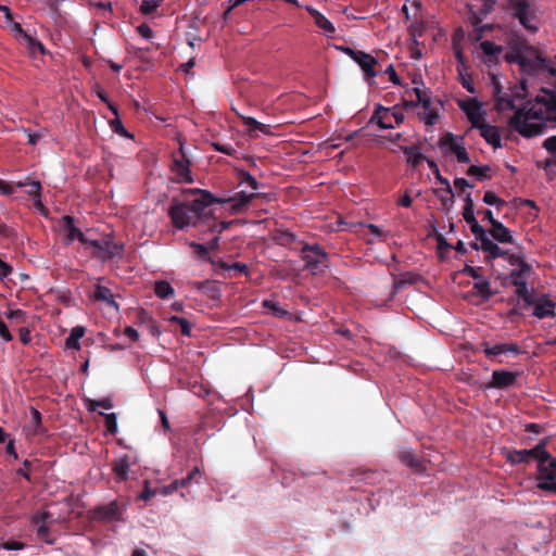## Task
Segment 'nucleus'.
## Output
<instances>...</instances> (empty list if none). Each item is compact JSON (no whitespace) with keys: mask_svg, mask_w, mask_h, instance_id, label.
I'll return each instance as SVG.
<instances>
[{"mask_svg":"<svg viewBox=\"0 0 556 556\" xmlns=\"http://www.w3.org/2000/svg\"><path fill=\"white\" fill-rule=\"evenodd\" d=\"M15 185L17 188L28 187L26 192L33 199L42 195V186L39 180L27 178L26 181H17Z\"/></svg>","mask_w":556,"mask_h":556,"instance_id":"2f4dec72","label":"nucleus"},{"mask_svg":"<svg viewBox=\"0 0 556 556\" xmlns=\"http://www.w3.org/2000/svg\"><path fill=\"white\" fill-rule=\"evenodd\" d=\"M85 249L89 251L92 257L106 262L117 256L123 245L114 242L111 237H104L102 239H89Z\"/></svg>","mask_w":556,"mask_h":556,"instance_id":"20e7f679","label":"nucleus"},{"mask_svg":"<svg viewBox=\"0 0 556 556\" xmlns=\"http://www.w3.org/2000/svg\"><path fill=\"white\" fill-rule=\"evenodd\" d=\"M489 235L500 243H514L510 230L501 222L494 223Z\"/></svg>","mask_w":556,"mask_h":556,"instance_id":"5701e85b","label":"nucleus"},{"mask_svg":"<svg viewBox=\"0 0 556 556\" xmlns=\"http://www.w3.org/2000/svg\"><path fill=\"white\" fill-rule=\"evenodd\" d=\"M490 170H491V167L489 165H484V166L471 165L467 169L466 174L468 176H476L479 180H483V179L490 178V175H489Z\"/></svg>","mask_w":556,"mask_h":556,"instance_id":"4c0bfd02","label":"nucleus"},{"mask_svg":"<svg viewBox=\"0 0 556 556\" xmlns=\"http://www.w3.org/2000/svg\"><path fill=\"white\" fill-rule=\"evenodd\" d=\"M105 428L110 433H115L117 430V420L114 413L105 415Z\"/></svg>","mask_w":556,"mask_h":556,"instance_id":"6e6d98bb","label":"nucleus"},{"mask_svg":"<svg viewBox=\"0 0 556 556\" xmlns=\"http://www.w3.org/2000/svg\"><path fill=\"white\" fill-rule=\"evenodd\" d=\"M470 230L473 233L476 241L483 238L485 235H489V230L486 231L482 226L479 225L478 220L469 224Z\"/></svg>","mask_w":556,"mask_h":556,"instance_id":"603ef678","label":"nucleus"},{"mask_svg":"<svg viewBox=\"0 0 556 556\" xmlns=\"http://www.w3.org/2000/svg\"><path fill=\"white\" fill-rule=\"evenodd\" d=\"M529 264H522V268H516L510 273L511 283L516 287L515 293L522 299L525 305L534 303L533 292L528 289L526 274L530 271Z\"/></svg>","mask_w":556,"mask_h":556,"instance_id":"0eeeda50","label":"nucleus"},{"mask_svg":"<svg viewBox=\"0 0 556 556\" xmlns=\"http://www.w3.org/2000/svg\"><path fill=\"white\" fill-rule=\"evenodd\" d=\"M422 106V112L418 113V116L421 121L425 122L426 125H433L439 117V112L437 109L431 106V97L427 99V104L419 103Z\"/></svg>","mask_w":556,"mask_h":556,"instance_id":"cd10ccee","label":"nucleus"},{"mask_svg":"<svg viewBox=\"0 0 556 556\" xmlns=\"http://www.w3.org/2000/svg\"><path fill=\"white\" fill-rule=\"evenodd\" d=\"M477 128L480 130V136L489 144H492L495 149L502 147L500 129L496 126L482 122Z\"/></svg>","mask_w":556,"mask_h":556,"instance_id":"a211bd4d","label":"nucleus"},{"mask_svg":"<svg viewBox=\"0 0 556 556\" xmlns=\"http://www.w3.org/2000/svg\"><path fill=\"white\" fill-rule=\"evenodd\" d=\"M460 75V84L462 86L470 93H476V89L473 86V83L469 76H463Z\"/></svg>","mask_w":556,"mask_h":556,"instance_id":"680f3d73","label":"nucleus"},{"mask_svg":"<svg viewBox=\"0 0 556 556\" xmlns=\"http://www.w3.org/2000/svg\"><path fill=\"white\" fill-rule=\"evenodd\" d=\"M85 334V328L83 326H76L71 330L70 336L65 339V348L66 349H73V350H79L80 343L79 340Z\"/></svg>","mask_w":556,"mask_h":556,"instance_id":"7c9ffc66","label":"nucleus"},{"mask_svg":"<svg viewBox=\"0 0 556 556\" xmlns=\"http://www.w3.org/2000/svg\"><path fill=\"white\" fill-rule=\"evenodd\" d=\"M93 90H94L96 94L98 96V98H99L102 102L106 103V104H108V108H109V109H110V110H111V111H112L116 116H118L117 108H116L114 104L110 103L109 98H108V96H106L105 91L101 88V86L96 85V86H94V88H93Z\"/></svg>","mask_w":556,"mask_h":556,"instance_id":"c03bdc74","label":"nucleus"},{"mask_svg":"<svg viewBox=\"0 0 556 556\" xmlns=\"http://www.w3.org/2000/svg\"><path fill=\"white\" fill-rule=\"evenodd\" d=\"M301 258L305 263V267L316 273L321 267H328V253L318 243H305L301 249Z\"/></svg>","mask_w":556,"mask_h":556,"instance_id":"39448f33","label":"nucleus"},{"mask_svg":"<svg viewBox=\"0 0 556 556\" xmlns=\"http://www.w3.org/2000/svg\"><path fill=\"white\" fill-rule=\"evenodd\" d=\"M390 111L391 109L389 108H384L382 105H377L371 118H370V123H377V125L381 128V129H391L393 128L394 126L389 123V117H390Z\"/></svg>","mask_w":556,"mask_h":556,"instance_id":"393cba45","label":"nucleus"},{"mask_svg":"<svg viewBox=\"0 0 556 556\" xmlns=\"http://www.w3.org/2000/svg\"><path fill=\"white\" fill-rule=\"evenodd\" d=\"M1 547L7 551H20L25 547V544L20 541H7L4 542Z\"/></svg>","mask_w":556,"mask_h":556,"instance_id":"13d9d810","label":"nucleus"},{"mask_svg":"<svg viewBox=\"0 0 556 556\" xmlns=\"http://www.w3.org/2000/svg\"><path fill=\"white\" fill-rule=\"evenodd\" d=\"M34 207L43 216H47L48 215V208L46 207V205L43 204V201H42V195L38 197V198H34Z\"/></svg>","mask_w":556,"mask_h":556,"instance_id":"e2e57ef3","label":"nucleus"},{"mask_svg":"<svg viewBox=\"0 0 556 556\" xmlns=\"http://www.w3.org/2000/svg\"><path fill=\"white\" fill-rule=\"evenodd\" d=\"M489 236L490 235H485L483 238L478 240L479 243L477 241L470 243V248L473 250H477V251L482 250L484 253H486V255H485L486 262H491L497 257H503V256L507 255V251H504L503 249H501L496 243H494L489 238Z\"/></svg>","mask_w":556,"mask_h":556,"instance_id":"ddd939ff","label":"nucleus"},{"mask_svg":"<svg viewBox=\"0 0 556 556\" xmlns=\"http://www.w3.org/2000/svg\"><path fill=\"white\" fill-rule=\"evenodd\" d=\"M547 122H556V93L543 90L534 101L518 108L509 119V126L525 138L545 132Z\"/></svg>","mask_w":556,"mask_h":556,"instance_id":"f257e3e1","label":"nucleus"},{"mask_svg":"<svg viewBox=\"0 0 556 556\" xmlns=\"http://www.w3.org/2000/svg\"><path fill=\"white\" fill-rule=\"evenodd\" d=\"M502 87L500 83L494 85V109L497 112H504L507 110H515V102L508 96H501Z\"/></svg>","mask_w":556,"mask_h":556,"instance_id":"b1692460","label":"nucleus"},{"mask_svg":"<svg viewBox=\"0 0 556 556\" xmlns=\"http://www.w3.org/2000/svg\"><path fill=\"white\" fill-rule=\"evenodd\" d=\"M269 195L267 193L253 192L247 193L244 191H240L235 193L228 202L231 203V210L236 213L241 212L251 201L254 199H261L263 201L268 200Z\"/></svg>","mask_w":556,"mask_h":556,"instance_id":"4468645a","label":"nucleus"},{"mask_svg":"<svg viewBox=\"0 0 556 556\" xmlns=\"http://www.w3.org/2000/svg\"><path fill=\"white\" fill-rule=\"evenodd\" d=\"M518 378L517 372L506 369H496L492 372V379L485 384L486 389H508L516 384Z\"/></svg>","mask_w":556,"mask_h":556,"instance_id":"f8f14e48","label":"nucleus"},{"mask_svg":"<svg viewBox=\"0 0 556 556\" xmlns=\"http://www.w3.org/2000/svg\"><path fill=\"white\" fill-rule=\"evenodd\" d=\"M536 486L547 493L556 494V459L538 465Z\"/></svg>","mask_w":556,"mask_h":556,"instance_id":"6e6552de","label":"nucleus"},{"mask_svg":"<svg viewBox=\"0 0 556 556\" xmlns=\"http://www.w3.org/2000/svg\"><path fill=\"white\" fill-rule=\"evenodd\" d=\"M263 306L270 309L276 316H283L286 314V311H283L277 302L265 300Z\"/></svg>","mask_w":556,"mask_h":556,"instance_id":"5fc2aeb1","label":"nucleus"},{"mask_svg":"<svg viewBox=\"0 0 556 556\" xmlns=\"http://www.w3.org/2000/svg\"><path fill=\"white\" fill-rule=\"evenodd\" d=\"M0 337L5 342H10L13 339L8 326L5 325V323L2 319H0Z\"/></svg>","mask_w":556,"mask_h":556,"instance_id":"0e129e2a","label":"nucleus"},{"mask_svg":"<svg viewBox=\"0 0 556 556\" xmlns=\"http://www.w3.org/2000/svg\"><path fill=\"white\" fill-rule=\"evenodd\" d=\"M169 320L172 323H175V324L179 325L180 332L184 336H190L191 334V325H190V323L187 319L178 317V316H173V317L169 318Z\"/></svg>","mask_w":556,"mask_h":556,"instance_id":"a18cd8bd","label":"nucleus"},{"mask_svg":"<svg viewBox=\"0 0 556 556\" xmlns=\"http://www.w3.org/2000/svg\"><path fill=\"white\" fill-rule=\"evenodd\" d=\"M480 48L485 55L492 56L502 52V47L495 45L490 40H484L480 43Z\"/></svg>","mask_w":556,"mask_h":556,"instance_id":"a19ab883","label":"nucleus"},{"mask_svg":"<svg viewBox=\"0 0 556 556\" xmlns=\"http://www.w3.org/2000/svg\"><path fill=\"white\" fill-rule=\"evenodd\" d=\"M435 175V178L442 185L444 186L443 189H439L438 192H442V193H451V185H450V181L447 178L443 177L441 174H440V170H438V173H434Z\"/></svg>","mask_w":556,"mask_h":556,"instance_id":"4d7b16f0","label":"nucleus"},{"mask_svg":"<svg viewBox=\"0 0 556 556\" xmlns=\"http://www.w3.org/2000/svg\"><path fill=\"white\" fill-rule=\"evenodd\" d=\"M191 162L188 159L182 143L179 144V149L172 153V172L178 182H192V176L190 170Z\"/></svg>","mask_w":556,"mask_h":556,"instance_id":"423d86ee","label":"nucleus"},{"mask_svg":"<svg viewBox=\"0 0 556 556\" xmlns=\"http://www.w3.org/2000/svg\"><path fill=\"white\" fill-rule=\"evenodd\" d=\"M129 459L123 456L113 463V471L117 479L126 480L128 478Z\"/></svg>","mask_w":556,"mask_h":556,"instance_id":"473e14b6","label":"nucleus"},{"mask_svg":"<svg viewBox=\"0 0 556 556\" xmlns=\"http://www.w3.org/2000/svg\"><path fill=\"white\" fill-rule=\"evenodd\" d=\"M0 12L3 13L7 22L10 24V27L12 31L15 33L16 37L23 38L24 34H27L26 31H24L20 23L13 21L12 13L8 7L0 5Z\"/></svg>","mask_w":556,"mask_h":556,"instance_id":"f704fd0d","label":"nucleus"},{"mask_svg":"<svg viewBox=\"0 0 556 556\" xmlns=\"http://www.w3.org/2000/svg\"><path fill=\"white\" fill-rule=\"evenodd\" d=\"M532 305H534L533 315L539 319L555 316V303L546 295H543L539 301L534 299V303Z\"/></svg>","mask_w":556,"mask_h":556,"instance_id":"6ab92c4d","label":"nucleus"},{"mask_svg":"<svg viewBox=\"0 0 556 556\" xmlns=\"http://www.w3.org/2000/svg\"><path fill=\"white\" fill-rule=\"evenodd\" d=\"M472 294L480 296L483 301H488L495 292L491 289V282L482 277L473 282Z\"/></svg>","mask_w":556,"mask_h":556,"instance_id":"a878e982","label":"nucleus"},{"mask_svg":"<svg viewBox=\"0 0 556 556\" xmlns=\"http://www.w3.org/2000/svg\"><path fill=\"white\" fill-rule=\"evenodd\" d=\"M343 51L361 66L366 77L374 78L377 76L375 67L378 61L376 58L364 51L354 50L349 47L344 48Z\"/></svg>","mask_w":556,"mask_h":556,"instance_id":"9d476101","label":"nucleus"},{"mask_svg":"<svg viewBox=\"0 0 556 556\" xmlns=\"http://www.w3.org/2000/svg\"><path fill=\"white\" fill-rule=\"evenodd\" d=\"M165 0H141V15L152 18L163 16V5Z\"/></svg>","mask_w":556,"mask_h":556,"instance_id":"412c9836","label":"nucleus"},{"mask_svg":"<svg viewBox=\"0 0 556 556\" xmlns=\"http://www.w3.org/2000/svg\"><path fill=\"white\" fill-rule=\"evenodd\" d=\"M51 518V514L49 511H37L33 517H31V523L34 526H36L37 528L39 527V525H47L48 520Z\"/></svg>","mask_w":556,"mask_h":556,"instance_id":"8fccbe9b","label":"nucleus"},{"mask_svg":"<svg viewBox=\"0 0 556 556\" xmlns=\"http://www.w3.org/2000/svg\"><path fill=\"white\" fill-rule=\"evenodd\" d=\"M482 267H472L470 265H465L463 269V274L473 278L476 281L481 279L483 276L481 275Z\"/></svg>","mask_w":556,"mask_h":556,"instance_id":"864d4df0","label":"nucleus"},{"mask_svg":"<svg viewBox=\"0 0 556 556\" xmlns=\"http://www.w3.org/2000/svg\"><path fill=\"white\" fill-rule=\"evenodd\" d=\"M543 148L549 153H556V136L546 138L543 142Z\"/></svg>","mask_w":556,"mask_h":556,"instance_id":"69168bd1","label":"nucleus"},{"mask_svg":"<svg viewBox=\"0 0 556 556\" xmlns=\"http://www.w3.org/2000/svg\"><path fill=\"white\" fill-rule=\"evenodd\" d=\"M94 7L103 11V17H109L112 14L111 2H96Z\"/></svg>","mask_w":556,"mask_h":556,"instance_id":"338daca9","label":"nucleus"},{"mask_svg":"<svg viewBox=\"0 0 556 556\" xmlns=\"http://www.w3.org/2000/svg\"><path fill=\"white\" fill-rule=\"evenodd\" d=\"M481 346L483 353L489 358L497 357L505 353H513L514 355H518L520 353V349L516 343H498L491 346L488 342H483Z\"/></svg>","mask_w":556,"mask_h":556,"instance_id":"2eb2a0df","label":"nucleus"},{"mask_svg":"<svg viewBox=\"0 0 556 556\" xmlns=\"http://www.w3.org/2000/svg\"><path fill=\"white\" fill-rule=\"evenodd\" d=\"M458 106L465 112L472 127H478L484 119V112L481 110L482 103L477 98H467L458 100Z\"/></svg>","mask_w":556,"mask_h":556,"instance_id":"9b49d317","label":"nucleus"},{"mask_svg":"<svg viewBox=\"0 0 556 556\" xmlns=\"http://www.w3.org/2000/svg\"><path fill=\"white\" fill-rule=\"evenodd\" d=\"M111 126L113 127L115 132H117L122 136H125V137H130L129 134L127 132V130L124 128L122 122L118 118L115 121H112Z\"/></svg>","mask_w":556,"mask_h":556,"instance_id":"774afa93","label":"nucleus"},{"mask_svg":"<svg viewBox=\"0 0 556 556\" xmlns=\"http://www.w3.org/2000/svg\"><path fill=\"white\" fill-rule=\"evenodd\" d=\"M97 407H101L104 409H111L113 407V403L110 399H102V400H89L88 402V408L90 410H96Z\"/></svg>","mask_w":556,"mask_h":556,"instance_id":"49530a36","label":"nucleus"},{"mask_svg":"<svg viewBox=\"0 0 556 556\" xmlns=\"http://www.w3.org/2000/svg\"><path fill=\"white\" fill-rule=\"evenodd\" d=\"M483 202L489 205H495L502 207L506 204L505 200L497 197L493 191H486L483 195Z\"/></svg>","mask_w":556,"mask_h":556,"instance_id":"37998d69","label":"nucleus"},{"mask_svg":"<svg viewBox=\"0 0 556 556\" xmlns=\"http://www.w3.org/2000/svg\"><path fill=\"white\" fill-rule=\"evenodd\" d=\"M31 467V462L28 459H25L23 462V467L16 470V473L24 477L27 481H31L29 470Z\"/></svg>","mask_w":556,"mask_h":556,"instance_id":"052dcab7","label":"nucleus"},{"mask_svg":"<svg viewBox=\"0 0 556 556\" xmlns=\"http://www.w3.org/2000/svg\"><path fill=\"white\" fill-rule=\"evenodd\" d=\"M401 150L407 156V163L413 167H417L426 159L416 146L401 147Z\"/></svg>","mask_w":556,"mask_h":556,"instance_id":"c756f323","label":"nucleus"},{"mask_svg":"<svg viewBox=\"0 0 556 556\" xmlns=\"http://www.w3.org/2000/svg\"><path fill=\"white\" fill-rule=\"evenodd\" d=\"M202 478L201 469L195 466L185 478L176 479L168 485L151 488L150 482L144 480L143 490H141V501H148L151 497L161 494L163 496L169 495L179 488H186L191 483H200Z\"/></svg>","mask_w":556,"mask_h":556,"instance_id":"7ed1b4c3","label":"nucleus"},{"mask_svg":"<svg viewBox=\"0 0 556 556\" xmlns=\"http://www.w3.org/2000/svg\"><path fill=\"white\" fill-rule=\"evenodd\" d=\"M306 11L314 18L315 24L327 35L332 36L336 31L333 24L320 12L312 7H306Z\"/></svg>","mask_w":556,"mask_h":556,"instance_id":"4be33fe9","label":"nucleus"},{"mask_svg":"<svg viewBox=\"0 0 556 556\" xmlns=\"http://www.w3.org/2000/svg\"><path fill=\"white\" fill-rule=\"evenodd\" d=\"M94 518L103 521H115L122 516V511L116 502H111L108 505L99 506L94 509Z\"/></svg>","mask_w":556,"mask_h":556,"instance_id":"f3484780","label":"nucleus"},{"mask_svg":"<svg viewBox=\"0 0 556 556\" xmlns=\"http://www.w3.org/2000/svg\"><path fill=\"white\" fill-rule=\"evenodd\" d=\"M154 292L160 299H166L174 293V289L166 280H160L154 283Z\"/></svg>","mask_w":556,"mask_h":556,"instance_id":"e433bc0d","label":"nucleus"},{"mask_svg":"<svg viewBox=\"0 0 556 556\" xmlns=\"http://www.w3.org/2000/svg\"><path fill=\"white\" fill-rule=\"evenodd\" d=\"M507 460L511 464H527L530 462L528 450H514L508 453Z\"/></svg>","mask_w":556,"mask_h":556,"instance_id":"c9c22d12","label":"nucleus"},{"mask_svg":"<svg viewBox=\"0 0 556 556\" xmlns=\"http://www.w3.org/2000/svg\"><path fill=\"white\" fill-rule=\"evenodd\" d=\"M545 446H546V440H542L533 448L528 450L530 459L531 458L536 459L538 465H542L547 462H551V459H553V458H552L551 454L546 451Z\"/></svg>","mask_w":556,"mask_h":556,"instance_id":"bb28decb","label":"nucleus"},{"mask_svg":"<svg viewBox=\"0 0 556 556\" xmlns=\"http://www.w3.org/2000/svg\"><path fill=\"white\" fill-rule=\"evenodd\" d=\"M438 144L440 148L447 147L455 155H457V151L465 149L464 144L458 142L456 136L452 132H446L443 137H441Z\"/></svg>","mask_w":556,"mask_h":556,"instance_id":"c85d7f7f","label":"nucleus"},{"mask_svg":"<svg viewBox=\"0 0 556 556\" xmlns=\"http://www.w3.org/2000/svg\"><path fill=\"white\" fill-rule=\"evenodd\" d=\"M191 199L175 204L169 210L170 218L177 228L194 225L199 218L206 215V210L215 199L208 191L190 189Z\"/></svg>","mask_w":556,"mask_h":556,"instance_id":"f03ea898","label":"nucleus"},{"mask_svg":"<svg viewBox=\"0 0 556 556\" xmlns=\"http://www.w3.org/2000/svg\"><path fill=\"white\" fill-rule=\"evenodd\" d=\"M399 459L415 473H421L426 467L424 460L415 455L413 450L405 448L399 452Z\"/></svg>","mask_w":556,"mask_h":556,"instance_id":"dca6fc26","label":"nucleus"},{"mask_svg":"<svg viewBox=\"0 0 556 556\" xmlns=\"http://www.w3.org/2000/svg\"><path fill=\"white\" fill-rule=\"evenodd\" d=\"M412 91L416 94L417 97V103H425L427 104V99L430 98V92L427 91V90H421L420 88L418 87H414L412 89Z\"/></svg>","mask_w":556,"mask_h":556,"instance_id":"bf43d9fd","label":"nucleus"},{"mask_svg":"<svg viewBox=\"0 0 556 556\" xmlns=\"http://www.w3.org/2000/svg\"><path fill=\"white\" fill-rule=\"evenodd\" d=\"M62 220L67 231V239L71 241L78 240L81 244L86 247L87 242L89 241V238L79 228L75 226L74 217L71 215H65L63 216Z\"/></svg>","mask_w":556,"mask_h":556,"instance_id":"aec40b11","label":"nucleus"},{"mask_svg":"<svg viewBox=\"0 0 556 556\" xmlns=\"http://www.w3.org/2000/svg\"><path fill=\"white\" fill-rule=\"evenodd\" d=\"M37 538L47 544H53L54 540L50 538V528L47 525H39L37 528Z\"/></svg>","mask_w":556,"mask_h":556,"instance_id":"09e8293b","label":"nucleus"},{"mask_svg":"<svg viewBox=\"0 0 556 556\" xmlns=\"http://www.w3.org/2000/svg\"><path fill=\"white\" fill-rule=\"evenodd\" d=\"M239 178L241 184H248L253 190H257L260 187L258 181L245 170L239 173Z\"/></svg>","mask_w":556,"mask_h":556,"instance_id":"de8ad7c7","label":"nucleus"},{"mask_svg":"<svg viewBox=\"0 0 556 556\" xmlns=\"http://www.w3.org/2000/svg\"><path fill=\"white\" fill-rule=\"evenodd\" d=\"M93 298L97 301L105 302L110 306H116L112 291L104 286H97Z\"/></svg>","mask_w":556,"mask_h":556,"instance_id":"72a5a7b5","label":"nucleus"},{"mask_svg":"<svg viewBox=\"0 0 556 556\" xmlns=\"http://www.w3.org/2000/svg\"><path fill=\"white\" fill-rule=\"evenodd\" d=\"M509 7L514 17H516L526 29L536 31V26L531 23L534 18V11L528 0H510Z\"/></svg>","mask_w":556,"mask_h":556,"instance_id":"1a4fd4ad","label":"nucleus"},{"mask_svg":"<svg viewBox=\"0 0 556 556\" xmlns=\"http://www.w3.org/2000/svg\"><path fill=\"white\" fill-rule=\"evenodd\" d=\"M195 288L200 291L210 293L212 296L218 294V288L214 281L204 280L194 283Z\"/></svg>","mask_w":556,"mask_h":556,"instance_id":"58836bf2","label":"nucleus"},{"mask_svg":"<svg viewBox=\"0 0 556 556\" xmlns=\"http://www.w3.org/2000/svg\"><path fill=\"white\" fill-rule=\"evenodd\" d=\"M189 245L199 258L203 261H211L208 256L210 251L206 245L197 242H190Z\"/></svg>","mask_w":556,"mask_h":556,"instance_id":"79ce46f5","label":"nucleus"},{"mask_svg":"<svg viewBox=\"0 0 556 556\" xmlns=\"http://www.w3.org/2000/svg\"><path fill=\"white\" fill-rule=\"evenodd\" d=\"M23 39L26 41L27 43V47L28 49L30 50L31 53H43L45 52V47L43 45L38 41L37 39L33 38L30 35L28 34H24V37Z\"/></svg>","mask_w":556,"mask_h":556,"instance_id":"ea45409f","label":"nucleus"},{"mask_svg":"<svg viewBox=\"0 0 556 556\" xmlns=\"http://www.w3.org/2000/svg\"><path fill=\"white\" fill-rule=\"evenodd\" d=\"M212 147L214 148L215 151L224 153L226 155H233L237 152L236 149L229 143L213 142Z\"/></svg>","mask_w":556,"mask_h":556,"instance_id":"3c124183","label":"nucleus"}]
</instances>
